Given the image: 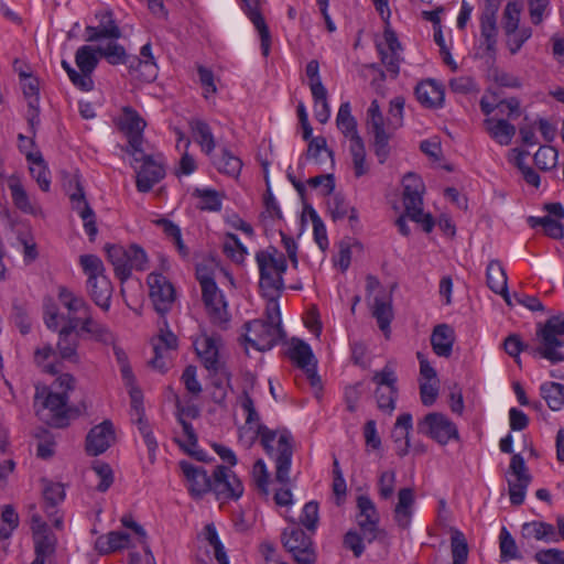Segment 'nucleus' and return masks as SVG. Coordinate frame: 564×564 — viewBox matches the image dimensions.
<instances>
[{"label":"nucleus","instance_id":"nucleus-57","mask_svg":"<svg viewBox=\"0 0 564 564\" xmlns=\"http://www.w3.org/2000/svg\"><path fill=\"white\" fill-rule=\"evenodd\" d=\"M193 195L200 199L199 209L208 212H219L221 209V199L215 189L195 188Z\"/></svg>","mask_w":564,"mask_h":564},{"label":"nucleus","instance_id":"nucleus-63","mask_svg":"<svg viewBox=\"0 0 564 564\" xmlns=\"http://www.w3.org/2000/svg\"><path fill=\"white\" fill-rule=\"evenodd\" d=\"M551 0H528L530 20L534 25H540L550 12Z\"/></svg>","mask_w":564,"mask_h":564},{"label":"nucleus","instance_id":"nucleus-11","mask_svg":"<svg viewBox=\"0 0 564 564\" xmlns=\"http://www.w3.org/2000/svg\"><path fill=\"white\" fill-rule=\"evenodd\" d=\"M417 430L441 445H446L451 440H459V433L455 423L438 412L426 414L417 423Z\"/></svg>","mask_w":564,"mask_h":564},{"label":"nucleus","instance_id":"nucleus-59","mask_svg":"<svg viewBox=\"0 0 564 564\" xmlns=\"http://www.w3.org/2000/svg\"><path fill=\"white\" fill-rule=\"evenodd\" d=\"M521 8L517 2H508L503 10V29L507 35L516 33L519 26Z\"/></svg>","mask_w":564,"mask_h":564},{"label":"nucleus","instance_id":"nucleus-55","mask_svg":"<svg viewBox=\"0 0 564 564\" xmlns=\"http://www.w3.org/2000/svg\"><path fill=\"white\" fill-rule=\"evenodd\" d=\"M372 315L377 319L378 326L383 333L390 330V323L392 321L393 314L392 307L389 303L376 297Z\"/></svg>","mask_w":564,"mask_h":564},{"label":"nucleus","instance_id":"nucleus-34","mask_svg":"<svg viewBox=\"0 0 564 564\" xmlns=\"http://www.w3.org/2000/svg\"><path fill=\"white\" fill-rule=\"evenodd\" d=\"M415 96L421 105L427 108H435L442 105L444 91L433 79L419 83L415 87Z\"/></svg>","mask_w":564,"mask_h":564},{"label":"nucleus","instance_id":"nucleus-43","mask_svg":"<svg viewBox=\"0 0 564 564\" xmlns=\"http://www.w3.org/2000/svg\"><path fill=\"white\" fill-rule=\"evenodd\" d=\"M368 132L373 137L371 145L373 148L375 155L378 159L380 164H383L389 155L391 148L389 145V140L391 138V133L384 129V126H379L376 128H367Z\"/></svg>","mask_w":564,"mask_h":564},{"label":"nucleus","instance_id":"nucleus-10","mask_svg":"<svg viewBox=\"0 0 564 564\" xmlns=\"http://www.w3.org/2000/svg\"><path fill=\"white\" fill-rule=\"evenodd\" d=\"M247 334L243 341L259 351H267L274 347L283 337L281 325H271L263 319H253L245 324Z\"/></svg>","mask_w":564,"mask_h":564},{"label":"nucleus","instance_id":"nucleus-22","mask_svg":"<svg viewBox=\"0 0 564 564\" xmlns=\"http://www.w3.org/2000/svg\"><path fill=\"white\" fill-rule=\"evenodd\" d=\"M180 468L188 482V491L193 498L199 499L212 489V477L200 467L181 460Z\"/></svg>","mask_w":564,"mask_h":564},{"label":"nucleus","instance_id":"nucleus-48","mask_svg":"<svg viewBox=\"0 0 564 564\" xmlns=\"http://www.w3.org/2000/svg\"><path fill=\"white\" fill-rule=\"evenodd\" d=\"M541 395L547 406L553 411L564 408V384L557 382H545L541 386Z\"/></svg>","mask_w":564,"mask_h":564},{"label":"nucleus","instance_id":"nucleus-17","mask_svg":"<svg viewBox=\"0 0 564 564\" xmlns=\"http://www.w3.org/2000/svg\"><path fill=\"white\" fill-rule=\"evenodd\" d=\"M202 300L213 324L224 326L229 322L228 304L216 283H205Z\"/></svg>","mask_w":564,"mask_h":564},{"label":"nucleus","instance_id":"nucleus-26","mask_svg":"<svg viewBox=\"0 0 564 564\" xmlns=\"http://www.w3.org/2000/svg\"><path fill=\"white\" fill-rule=\"evenodd\" d=\"M196 350L204 367L210 372V375H221L229 380L230 373L218 358V348L214 339L209 337L204 338L196 347Z\"/></svg>","mask_w":564,"mask_h":564},{"label":"nucleus","instance_id":"nucleus-27","mask_svg":"<svg viewBox=\"0 0 564 564\" xmlns=\"http://www.w3.org/2000/svg\"><path fill=\"white\" fill-rule=\"evenodd\" d=\"M73 208L78 213L84 221V228L89 239L93 241L97 235L96 216L93 208L85 198V193L80 184L76 183V192L70 195Z\"/></svg>","mask_w":564,"mask_h":564},{"label":"nucleus","instance_id":"nucleus-8","mask_svg":"<svg viewBox=\"0 0 564 564\" xmlns=\"http://www.w3.org/2000/svg\"><path fill=\"white\" fill-rule=\"evenodd\" d=\"M310 532H305L299 523L292 521L281 534V541L285 550L292 554L296 564H315L316 552Z\"/></svg>","mask_w":564,"mask_h":564},{"label":"nucleus","instance_id":"nucleus-4","mask_svg":"<svg viewBox=\"0 0 564 564\" xmlns=\"http://www.w3.org/2000/svg\"><path fill=\"white\" fill-rule=\"evenodd\" d=\"M560 336H564V313L550 317L544 325H539L536 337L540 345L531 349V354L552 364L564 361V354L560 351L564 340Z\"/></svg>","mask_w":564,"mask_h":564},{"label":"nucleus","instance_id":"nucleus-37","mask_svg":"<svg viewBox=\"0 0 564 564\" xmlns=\"http://www.w3.org/2000/svg\"><path fill=\"white\" fill-rule=\"evenodd\" d=\"M497 35V18H488L487 15H480L481 45L485 46V53L491 59L496 58Z\"/></svg>","mask_w":564,"mask_h":564},{"label":"nucleus","instance_id":"nucleus-18","mask_svg":"<svg viewBox=\"0 0 564 564\" xmlns=\"http://www.w3.org/2000/svg\"><path fill=\"white\" fill-rule=\"evenodd\" d=\"M131 155L135 162H142L137 173V188L139 192L147 193L165 176L164 166L151 155L145 154L142 148L141 153L135 152Z\"/></svg>","mask_w":564,"mask_h":564},{"label":"nucleus","instance_id":"nucleus-19","mask_svg":"<svg viewBox=\"0 0 564 564\" xmlns=\"http://www.w3.org/2000/svg\"><path fill=\"white\" fill-rule=\"evenodd\" d=\"M43 509L53 525L61 530L63 528V516L59 514L58 506L65 499L63 484L42 479Z\"/></svg>","mask_w":564,"mask_h":564},{"label":"nucleus","instance_id":"nucleus-38","mask_svg":"<svg viewBox=\"0 0 564 564\" xmlns=\"http://www.w3.org/2000/svg\"><path fill=\"white\" fill-rule=\"evenodd\" d=\"M485 124L490 137L501 145L510 144L517 131L506 119L487 118Z\"/></svg>","mask_w":564,"mask_h":564},{"label":"nucleus","instance_id":"nucleus-9","mask_svg":"<svg viewBox=\"0 0 564 564\" xmlns=\"http://www.w3.org/2000/svg\"><path fill=\"white\" fill-rule=\"evenodd\" d=\"M377 386L375 398L377 406L380 411L392 414L395 410V401L398 398V377L394 370L389 366H384L380 371H376L371 378Z\"/></svg>","mask_w":564,"mask_h":564},{"label":"nucleus","instance_id":"nucleus-47","mask_svg":"<svg viewBox=\"0 0 564 564\" xmlns=\"http://www.w3.org/2000/svg\"><path fill=\"white\" fill-rule=\"evenodd\" d=\"M11 192V197L14 206L25 214L34 215L36 213L35 207L32 205L30 197L17 177H11L8 183Z\"/></svg>","mask_w":564,"mask_h":564},{"label":"nucleus","instance_id":"nucleus-35","mask_svg":"<svg viewBox=\"0 0 564 564\" xmlns=\"http://www.w3.org/2000/svg\"><path fill=\"white\" fill-rule=\"evenodd\" d=\"M454 330L447 324L437 325L431 335L433 351L440 357H449L454 345Z\"/></svg>","mask_w":564,"mask_h":564},{"label":"nucleus","instance_id":"nucleus-44","mask_svg":"<svg viewBox=\"0 0 564 564\" xmlns=\"http://www.w3.org/2000/svg\"><path fill=\"white\" fill-rule=\"evenodd\" d=\"M213 164L218 172L231 177H238L242 169V161L228 149H223L220 155L213 158Z\"/></svg>","mask_w":564,"mask_h":564},{"label":"nucleus","instance_id":"nucleus-31","mask_svg":"<svg viewBox=\"0 0 564 564\" xmlns=\"http://www.w3.org/2000/svg\"><path fill=\"white\" fill-rule=\"evenodd\" d=\"M404 214L411 220L421 224L425 232H431L434 228V219L431 214H423V197L414 195L403 197Z\"/></svg>","mask_w":564,"mask_h":564},{"label":"nucleus","instance_id":"nucleus-16","mask_svg":"<svg viewBox=\"0 0 564 564\" xmlns=\"http://www.w3.org/2000/svg\"><path fill=\"white\" fill-rule=\"evenodd\" d=\"M210 491L218 500H237L243 494V486L229 468L218 465L213 473Z\"/></svg>","mask_w":564,"mask_h":564},{"label":"nucleus","instance_id":"nucleus-58","mask_svg":"<svg viewBox=\"0 0 564 564\" xmlns=\"http://www.w3.org/2000/svg\"><path fill=\"white\" fill-rule=\"evenodd\" d=\"M318 520V503L316 501H308L303 507L300 524H302L307 532L314 534L317 529Z\"/></svg>","mask_w":564,"mask_h":564},{"label":"nucleus","instance_id":"nucleus-29","mask_svg":"<svg viewBox=\"0 0 564 564\" xmlns=\"http://www.w3.org/2000/svg\"><path fill=\"white\" fill-rule=\"evenodd\" d=\"M96 52L110 65H128L130 72H134L135 64H140L139 56L127 54L124 47L117 42H109L106 46H97Z\"/></svg>","mask_w":564,"mask_h":564},{"label":"nucleus","instance_id":"nucleus-33","mask_svg":"<svg viewBox=\"0 0 564 564\" xmlns=\"http://www.w3.org/2000/svg\"><path fill=\"white\" fill-rule=\"evenodd\" d=\"M487 285L491 291L503 296L508 304L510 303L508 294V278L507 273L498 260H491L486 270Z\"/></svg>","mask_w":564,"mask_h":564},{"label":"nucleus","instance_id":"nucleus-50","mask_svg":"<svg viewBox=\"0 0 564 564\" xmlns=\"http://www.w3.org/2000/svg\"><path fill=\"white\" fill-rule=\"evenodd\" d=\"M98 54L96 48H93L89 45L80 46L75 54V62L82 73H91L98 65V58L96 56Z\"/></svg>","mask_w":564,"mask_h":564},{"label":"nucleus","instance_id":"nucleus-60","mask_svg":"<svg viewBox=\"0 0 564 564\" xmlns=\"http://www.w3.org/2000/svg\"><path fill=\"white\" fill-rule=\"evenodd\" d=\"M500 557L505 562L520 557L516 541L506 528L500 532Z\"/></svg>","mask_w":564,"mask_h":564},{"label":"nucleus","instance_id":"nucleus-3","mask_svg":"<svg viewBox=\"0 0 564 564\" xmlns=\"http://www.w3.org/2000/svg\"><path fill=\"white\" fill-rule=\"evenodd\" d=\"M256 262L259 269V288L262 295L282 293L285 289L283 274L288 269L285 256L275 247L256 253Z\"/></svg>","mask_w":564,"mask_h":564},{"label":"nucleus","instance_id":"nucleus-51","mask_svg":"<svg viewBox=\"0 0 564 564\" xmlns=\"http://www.w3.org/2000/svg\"><path fill=\"white\" fill-rule=\"evenodd\" d=\"M223 251L236 263H242L247 254V248L241 243L238 236L231 232L226 235Z\"/></svg>","mask_w":564,"mask_h":564},{"label":"nucleus","instance_id":"nucleus-52","mask_svg":"<svg viewBox=\"0 0 564 564\" xmlns=\"http://www.w3.org/2000/svg\"><path fill=\"white\" fill-rule=\"evenodd\" d=\"M35 554L51 556L55 552L56 538L50 531H37L33 534Z\"/></svg>","mask_w":564,"mask_h":564},{"label":"nucleus","instance_id":"nucleus-40","mask_svg":"<svg viewBox=\"0 0 564 564\" xmlns=\"http://www.w3.org/2000/svg\"><path fill=\"white\" fill-rule=\"evenodd\" d=\"M521 532L527 539H535L545 542L558 541L555 527L543 521L525 522L522 525Z\"/></svg>","mask_w":564,"mask_h":564},{"label":"nucleus","instance_id":"nucleus-45","mask_svg":"<svg viewBox=\"0 0 564 564\" xmlns=\"http://www.w3.org/2000/svg\"><path fill=\"white\" fill-rule=\"evenodd\" d=\"M140 64H135V70L140 72V78L144 82H152L156 77L158 67L152 54V47L150 43L144 44L140 50Z\"/></svg>","mask_w":564,"mask_h":564},{"label":"nucleus","instance_id":"nucleus-2","mask_svg":"<svg viewBox=\"0 0 564 564\" xmlns=\"http://www.w3.org/2000/svg\"><path fill=\"white\" fill-rule=\"evenodd\" d=\"M58 340L56 343V350L51 344L39 347L34 351V362L42 371L50 375H57L61 371L62 364L47 362L51 357L58 355L62 360H67L73 364L79 362V332H77L76 319L70 323H65L61 328L58 327Z\"/></svg>","mask_w":564,"mask_h":564},{"label":"nucleus","instance_id":"nucleus-12","mask_svg":"<svg viewBox=\"0 0 564 564\" xmlns=\"http://www.w3.org/2000/svg\"><path fill=\"white\" fill-rule=\"evenodd\" d=\"M148 284L150 288L149 295L155 312L161 317H165L176 299L173 284L161 273L149 274Z\"/></svg>","mask_w":564,"mask_h":564},{"label":"nucleus","instance_id":"nucleus-15","mask_svg":"<svg viewBox=\"0 0 564 564\" xmlns=\"http://www.w3.org/2000/svg\"><path fill=\"white\" fill-rule=\"evenodd\" d=\"M357 507L359 509L357 522L367 542L371 543L386 538L384 530L378 525L379 514L372 500L368 496H359Z\"/></svg>","mask_w":564,"mask_h":564},{"label":"nucleus","instance_id":"nucleus-14","mask_svg":"<svg viewBox=\"0 0 564 564\" xmlns=\"http://www.w3.org/2000/svg\"><path fill=\"white\" fill-rule=\"evenodd\" d=\"M147 123L143 118L131 107L122 109V116L118 121V127L128 138L126 152L129 154L141 153L143 143V130Z\"/></svg>","mask_w":564,"mask_h":564},{"label":"nucleus","instance_id":"nucleus-64","mask_svg":"<svg viewBox=\"0 0 564 564\" xmlns=\"http://www.w3.org/2000/svg\"><path fill=\"white\" fill-rule=\"evenodd\" d=\"M79 263L83 268V271L87 275V279H89L90 276L105 274L104 263L101 259L95 254L80 256Z\"/></svg>","mask_w":564,"mask_h":564},{"label":"nucleus","instance_id":"nucleus-61","mask_svg":"<svg viewBox=\"0 0 564 564\" xmlns=\"http://www.w3.org/2000/svg\"><path fill=\"white\" fill-rule=\"evenodd\" d=\"M533 160L540 170L549 171L556 165L557 152L552 147H540Z\"/></svg>","mask_w":564,"mask_h":564},{"label":"nucleus","instance_id":"nucleus-36","mask_svg":"<svg viewBox=\"0 0 564 564\" xmlns=\"http://www.w3.org/2000/svg\"><path fill=\"white\" fill-rule=\"evenodd\" d=\"M414 492L411 488H402L398 492V503L394 508V520L402 529H408L412 518Z\"/></svg>","mask_w":564,"mask_h":564},{"label":"nucleus","instance_id":"nucleus-21","mask_svg":"<svg viewBox=\"0 0 564 564\" xmlns=\"http://www.w3.org/2000/svg\"><path fill=\"white\" fill-rule=\"evenodd\" d=\"M116 441L113 424L105 420L90 429L86 436V452L88 455L98 456L105 453Z\"/></svg>","mask_w":564,"mask_h":564},{"label":"nucleus","instance_id":"nucleus-62","mask_svg":"<svg viewBox=\"0 0 564 564\" xmlns=\"http://www.w3.org/2000/svg\"><path fill=\"white\" fill-rule=\"evenodd\" d=\"M93 470L99 477L97 490L100 492L107 491L113 482V473L109 464L97 460L93 464Z\"/></svg>","mask_w":564,"mask_h":564},{"label":"nucleus","instance_id":"nucleus-23","mask_svg":"<svg viewBox=\"0 0 564 564\" xmlns=\"http://www.w3.org/2000/svg\"><path fill=\"white\" fill-rule=\"evenodd\" d=\"M93 307H90L89 313H85L80 317H73L72 319H76L77 332L80 334H87L91 339L102 343L105 345H112L116 341V337L113 333L109 329V327L100 322H98L93 315Z\"/></svg>","mask_w":564,"mask_h":564},{"label":"nucleus","instance_id":"nucleus-46","mask_svg":"<svg viewBox=\"0 0 564 564\" xmlns=\"http://www.w3.org/2000/svg\"><path fill=\"white\" fill-rule=\"evenodd\" d=\"M289 357L299 368L303 370L316 362L310 345L301 339L292 340Z\"/></svg>","mask_w":564,"mask_h":564},{"label":"nucleus","instance_id":"nucleus-25","mask_svg":"<svg viewBox=\"0 0 564 564\" xmlns=\"http://www.w3.org/2000/svg\"><path fill=\"white\" fill-rule=\"evenodd\" d=\"M86 291L90 300L104 312L110 310L113 286L106 274L87 279Z\"/></svg>","mask_w":564,"mask_h":564},{"label":"nucleus","instance_id":"nucleus-1","mask_svg":"<svg viewBox=\"0 0 564 564\" xmlns=\"http://www.w3.org/2000/svg\"><path fill=\"white\" fill-rule=\"evenodd\" d=\"M258 437L267 455L274 460L275 480L282 485H288L290 482L293 456V437L291 433L285 430L278 433L263 424H258L257 430L249 437V443L252 444Z\"/></svg>","mask_w":564,"mask_h":564},{"label":"nucleus","instance_id":"nucleus-54","mask_svg":"<svg viewBox=\"0 0 564 564\" xmlns=\"http://www.w3.org/2000/svg\"><path fill=\"white\" fill-rule=\"evenodd\" d=\"M451 550L453 564H466L468 557V544L465 535L455 530L451 536Z\"/></svg>","mask_w":564,"mask_h":564},{"label":"nucleus","instance_id":"nucleus-56","mask_svg":"<svg viewBox=\"0 0 564 564\" xmlns=\"http://www.w3.org/2000/svg\"><path fill=\"white\" fill-rule=\"evenodd\" d=\"M28 160L34 163V166L30 167L32 176L36 180L40 188L47 192L50 189L51 182L43 158L40 154L35 156L30 153L28 155Z\"/></svg>","mask_w":564,"mask_h":564},{"label":"nucleus","instance_id":"nucleus-41","mask_svg":"<svg viewBox=\"0 0 564 564\" xmlns=\"http://www.w3.org/2000/svg\"><path fill=\"white\" fill-rule=\"evenodd\" d=\"M328 212L334 221L348 217L351 227L358 223V213L355 207L349 206L340 194H335L327 203Z\"/></svg>","mask_w":564,"mask_h":564},{"label":"nucleus","instance_id":"nucleus-53","mask_svg":"<svg viewBox=\"0 0 564 564\" xmlns=\"http://www.w3.org/2000/svg\"><path fill=\"white\" fill-rule=\"evenodd\" d=\"M305 72L310 79L308 85L313 99L324 98V93L327 89L321 80L318 62L316 59L310 61L306 65Z\"/></svg>","mask_w":564,"mask_h":564},{"label":"nucleus","instance_id":"nucleus-39","mask_svg":"<svg viewBox=\"0 0 564 564\" xmlns=\"http://www.w3.org/2000/svg\"><path fill=\"white\" fill-rule=\"evenodd\" d=\"M130 535L123 531H111L100 535L95 542L96 551L101 554H109L128 546Z\"/></svg>","mask_w":564,"mask_h":564},{"label":"nucleus","instance_id":"nucleus-42","mask_svg":"<svg viewBox=\"0 0 564 564\" xmlns=\"http://www.w3.org/2000/svg\"><path fill=\"white\" fill-rule=\"evenodd\" d=\"M194 139L199 143L202 150L210 155L216 148V142L212 133V129L207 122L194 119L189 122Z\"/></svg>","mask_w":564,"mask_h":564},{"label":"nucleus","instance_id":"nucleus-6","mask_svg":"<svg viewBox=\"0 0 564 564\" xmlns=\"http://www.w3.org/2000/svg\"><path fill=\"white\" fill-rule=\"evenodd\" d=\"M108 260L113 265L116 276L126 282L133 270L144 271L148 268V257L143 248L138 245L123 247L111 245L106 247Z\"/></svg>","mask_w":564,"mask_h":564},{"label":"nucleus","instance_id":"nucleus-13","mask_svg":"<svg viewBox=\"0 0 564 564\" xmlns=\"http://www.w3.org/2000/svg\"><path fill=\"white\" fill-rule=\"evenodd\" d=\"M154 356L149 360V366L160 372L167 369L166 359L172 350L177 348V337L167 328V321L162 317L160 333L151 340Z\"/></svg>","mask_w":564,"mask_h":564},{"label":"nucleus","instance_id":"nucleus-49","mask_svg":"<svg viewBox=\"0 0 564 564\" xmlns=\"http://www.w3.org/2000/svg\"><path fill=\"white\" fill-rule=\"evenodd\" d=\"M528 223L532 228L543 227L544 234L555 240L564 238V226L560 220L553 219L551 216L534 217L530 216Z\"/></svg>","mask_w":564,"mask_h":564},{"label":"nucleus","instance_id":"nucleus-7","mask_svg":"<svg viewBox=\"0 0 564 564\" xmlns=\"http://www.w3.org/2000/svg\"><path fill=\"white\" fill-rule=\"evenodd\" d=\"M336 126L343 134L350 140V153L352 156L355 175L360 177L368 171L366 166V150L365 143L357 130V121L351 116L350 104L343 102L339 106L336 117Z\"/></svg>","mask_w":564,"mask_h":564},{"label":"nucleus","instance_id":"nucleus-24","mask_svg":"<svg viewBox=\"0 0 564 564\" xmlns=\"http://www.w3.org/2000/svg\"><path fill=\"white\" fill-rule=\"evenodd\" d=\"M96 19L99 20L98 26L88 25L85 29L87 42H97L102 39L118 40L121 37V30L115 21L111 10L96 13Z\"/></svg>","mask_w":564,"mask_h":564},{"label":"nucleus","instance_id":"nucleus-32","mask_svg":"<svg viewBox=\"0 0 564 564\" xmlns=\"http://www.w3.org/2000/svg\"><path fill=\"white\" fill-rule=\"evenodd\" d=\"M492 101L488 100L487 95L482 96L480 99V109L484 115L489 116L496 109L499 110L500 113H503V108H508L507 117L510 119H516L520 117V100L516 97H510L507 99L498 100V95L496 93H491Z\"/></svg>","mask_w":564,"mask_h":564},{"label":"nucleus","instance_id":"nucleus-5","mask_svg":"<svg viewBox=\"0 0 564 564\" xmlns=\"http://www.w3.org/2000/svg\"><path fill=\"white\" fill-rule=\"evenodd\" d=\"M57 299L61 305L67 311V316L61 314L54 303L44 307V323L48 329L57 330L63 322L70 323L73 317H80L89 313L90 304L79 294L66 286H58Z\"/></svg>","mask_w":564,"mask_h":564},{"label":"nucleus","instance_id":"nucleus-28","mask_svg":"<svg viewBox=\"0 0 564 564\" xmlns=\"http://www.w3.org/2000/svg\"><path fill=\"white\" fill-rule=\"evenodd\" d=\"M245 3V12L258 30L261 39V50L264 56L269 55L271 36L269 28L259 11V0H242Z\"/></svg>","mask_w":564,"mask_h":564},{"label":"nucleus","instance_id":"nucleus-20","mask_svg":"<svg viewBox=\"0 0 564 564\" xmlns=\"http://www.w3.org/2000/svg\"><path fill=\"white\" fill-rule=\"evenodd\" d=\"M53 387L56 391H51L44 397L43 406L59 417L65 412L67 392L75 388V378L70 373H62L55 379Z\"/></svg>","mask_w":564,"mask_h":564},{"label":"nucleus","instance_id":"nucleus-30","mask_svg":"<svg viewBox=\"0 0 564 564\" xmlns=\"http://www.w3.org/2000/svg\"><path fill=\"white\" fill-rule=\"evenodd\" d=\"M413 427V420L410 413H402L397 417L391 437L397 445V454L404 457L410 449V431Z\"/></svg>","mask_w":564,"mask_h":564}]
</instances>
